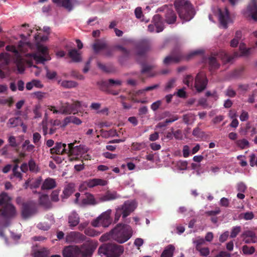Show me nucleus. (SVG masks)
<instances>
[{"instance_id":"obj_1","label":"nucleus","mask_w":257,"mask_h":257,"mask_svg":"<svg viewBox=\"0 0 257 257\" xmlns=\"http://www.w3.org/2000/svg\"><path fill=\"white\" fill-rule=\"evenodd\" d=\"M98 244L97 241L89 240L80 246H66L62 250V255L63 257H92Z\"/></svg>"},{"instance_id":"obj_2","label":"nucleus","mask_w":257,"mask_h":257,"mask_svg":"<svg viewBox=\"0 0 257 257\" xmlns=\"http://www.w3.org/2000/svg\"><path fill=\"white\" fill-rule=\"evenodd\" d=\"M11 198L6 192L0 194V227H6L16 214L15 207L11 203Z\"/></svg>"},{"instance_id":"obj_3","label":"nucleus","mask_w":257,"mask_h":257,"mask_svg":"<svg viewBox=\"0 0 257 257\" xmlns=\"http://www.w3.org/2000/svg\"><path fill=\"white\" fill-rule=\"evenodd\" d=\"M174 6L179 18L184 21H189L195 15L191 4L187 0H175Z\"/></svg>"},{"instance_id":"obj_4","label":"nucleus","mask_w":257,"mask_h":257,"mask_svg":"<svg viewBox=\"0 0 257 257\" xmlns=\"http://www.w3.org/2000/svg\"><path fill=\"white\" fill-rule=\"evenodd\" d=\"M133 229L127 224L118 223L111 229L112 239L119 243L127 241L133 235Z\"/></svg>"},{"instance_id":"obj_5","label":"nucleus","mask_w":257,"mask_h":257,"mask_svg":"<svg viewBox=\"0 0 257 257\" xmlns=\"http://www.w3.org/2000/svg\"><path fill=\"white\" fill-rule=\"evenodd\" d=\"M123 251L122 245L110 243L102 244L98 249L99 255H104L106 257H119Z\"/></svg>"},{"instance_id":"obj_6","label":"nucleus","mask_w":257,"mask_h":257,"mask_svg":"<svg viewBox=\"0 0 257 257\" xmlns=\"http://www.w3.org/2000/svg\"><path fill=\"white\" fill-rule=\"evenodd\" d=\"M137 206L136 202L134 201H126L121 206L115 209L114 214V223H116L122 215V218H126L136 209Z\"/></svg>"},{"instance_id":"obj_7","label":"nucleus","mask_w":257,"mask_h":257,"mask_svg":"<svg viewBox=\"0 0 257 257\" xmlns=\"http://www.w3.org/2000/svg\"><path fill=\"white\" fill-rule=\"evenodd\" d=\"M217 58H220L227 62H230L233 59V57L228 56L226 52L223 51H221L216 54L212 53L207 60L210 71L217 69L219 67L220 64L217 61Z\"/></svg>"},{"instance_id":"obj_8","label":"nucleus","mask_w":257,"mask_h":257,"mask_svg":"<svg viewBox=\"0 0 257 257\" xmlns=\"http://www.w3.org/2000/svg\"><path fill=\"white\" fill-rule=\"evenodd\" d=\"M203 52V51L202 50H196L190 53L185 57H184L181 53L178 52L175 56H168L166 57L164 59L163 62L165 65H169L172 63H178L183 59L189 60L193 57L202 54Z\"/></svg>"},{"instance_id":"obj_9","label":"nucleus","mask_w":257,"mask_h":257,"mask_svg":"<svg viewBox=\"0 0 257 257\" xmlns=\"http://www.w3.org/2000/svg\"><path fill=\"white\" fill-rule=\"evenodd\" d=\"M111 212V210L109 209L103 212L95 220L92 222V225L94 227L100 226L104 227H108L112 221V219L110 217Z\"/></svg>"},{"instance_id":"obj_10","label":"nucleus","mask_w":257,"mask_h":257,"mask_svg":"<svg viewBox=\"0 0 257 257\" xmlns=\"http://www.w3.org/2000/svg\"><path fill=\"white\" fill-rule=\"evenodd\" d=\"M8 51L12 52L15 55V63L17 66V70L20 73H22L25 71L24 60L21 56L18 50L15 46L8 45L6 47Z\"/></svg>"},{"instance_id":"obj_11","label":"nucleus","mask_w":257,"mask_h":257,"mask_svg":"<svg viewBox=\"0 0 257 257\" xmlns=\"http://www.w3.org/2000/svg\"><path fill=\"white\" fill-rule=\"evenodd\" d=\"M37 212L36 205L32 201L24 203L22 208V216L26 219L34 215Z\"/></svg>"},{"instance_id":"obj_12","label":"nucleus","mask_w":257,"mask_h":257,"mask_svg":"<svg viewBox=\"0 0 257 257\" xmlns=\"http://www.w3.org/2000/svg\"><path fill=\"white\" fill-rule=\"evenodd\" d=\"M160 11L164 12L165 21L169 24H174L177 20V16L172 6L164 5L159 9Z\"/></svg>"},{"instance_id":"obj_13","label":"nucleus","mask_w":257,"mask_h":257,"mask_svg":"<svg viewBox=\"0 0 257 257\" xmlns=\"http://www.w3.org/2000/svg\"><path fill=\"white\" fill-rule=\"evenodd\" d=\"M208 79L203 72H199L195 79V87L198 92L203 91L207 86Z\"/></svg>"},{"instance_id":"obj_14","label":"nucleus","mask_w":257,"mask_h":257,"mask_svg":"<svg viewBox=\"0 0 257 257\" xmlns=\"http://www.w3.org/2000/svg\"><path fill=\"white\" fill-rule=\"evenodd\" d=\"M86 236L77 231H71L68 233L65 236V241L68 243H79L86 239Z\"/></svg>"},{"instance_id":"obj_15","label":"nucleus","mask_w":257,"mask_h":257,"mask_svg":"<svg viewBox=\"0 0 257 257\" xmlns=\"http://www.w3.org/2000/svg\"><path fill=\"white\" fill-rule=\"evenodd\" d=\"M136 49L137 50L136 54L137 56H144L150 49V43L148 40H141L137 43Z\"/></svg>"},{"instance_id":"obj_16","label":"nucleus","mask_w":257,"mask_h":257,"mask_svg":"<svg viewBox=\"0 0 257 257\" xmlns=\"http://www.w3.org/2000/svg\"><path fill=\"white\" fill-rule=\"evenodd\" d=\"M219 21L223 29L228 28V24L231 22L228 10L225 8L224 11L219 10Z\"/></svg>"},{"instance_id":"obj_17","label":"nucleus","mask_w":257,"mask_h":257,"mask_svg":"<svg viewBox=\"0 0 257 257\" xmlns=\"http://www.w3.org/2000/svg\"><path fill=\"white\" fill-rule=\"evenodd\" d=\"M53 3L58 6L64 8L69 12L71 11L74 6L78 4L77 0H52Z\"/></svg>"},{"instance_id":"obj_18","label":"nucleus","mask_w":257,"mask_h":257,"mask_svg":"<svg viewBox=\"0 0 257 257\" xmlns=\"http://www.w3.org/2000/svg\"><path fill=\"white\" fill-rule=\"evenodd\" d=\"M247 13L248 16L254 21H257V2L256 0H251L247 7Z\"/></svg>"},{"instance_id":"obj_19","label":"nucleus","mask_w":257,"mask_h":257,"mask_svg":"<svg viewBox=\"0 0 257 257\" xmlns=\"http://www.w3.org/2000/svg\"><path fill=\"white\" fill-rule=\"evenodd\" d=\"M66 145L61 142H57L55 146L50 149L51 154L63 155L67 153V149H66Z\"/></svg>"},{"instance_id":"obj_20","label":"nucleus","mask_w":257,"mask_h":257,"mask_svg":"<svg viewBox=\"0 0 257 257\" xmlns=\"http://www.w3.org/2000/svg\"><path fill=\"white\" fill-rule=\"evenodd\" d=\"M86 183L88 187L93 188L96 186H105L107 184V181L102 179L94 178L86 181Z\"/></svg>"},{"instance_id":"obj_21","label":"nucleus","mask_w":257,"mask_h":257,"mask_svg":"<svg viewBox=\"0 0 257 257\" xmlns=\"http://www.w3.org/2000/svg\"><path fill=\"white\" fill-rule=\"evenodd\" d=\"M68 56L71 59L73 62H79L81 61L80 53L75 48L67 49Z\"/></svg>"},{"instance_id":"obj_22","label":"nucleus","mask_w":257,"mask_h":257,"mask_svg":"<svg viewBox=\"0 0 257 257\" xmlns=\"http://www.w3.org/2000/svg\"><path fill=\"white\" fill-rule=\"evenodd\" d=\"M119 196L117 194L116 192L107 191L104 195L101 196L100 200L101 201H108L118 198Z\"/></svg>"},{"instance_id":"obj_23","label":"nucleus","mask_w":257,"mask_h":257,"mask_svg":"<svg viewBox=\"0 0 257 257\" xmlns=\"http://www.w3.org/2000/svg\"><path fill=\"white\" fill-rule=\"evenodd\" d=\"M56 186V182L54 179L48 178L45 180L42 186L41 189L50 190L54 188Z\"/></svg>"},{"instance_id":"obj_24","label":"nucleus","mask_w":257,"mask_h":257,"mask_svg":"<svg viewBox=\"0 0 257 257\" xmlns=\"http://www.w3.org/2000/svg\"><path fill=\"white\" fill-rule=\"evenodd\" d=\"M73 107L71 104L69 103H63L60 108V113L64 114H70L71 113L75 114V112L74 111Z\"/></svg>"},{"instance_id":"obj_25","label":"nucleus","mask_w":257,"mask_h":257,"mask_svg":"<svg viewBox=\"0 0 257 257\" xmlns=\"http://www.w3.org/2000/svg\"><path fill=\"white\" fill-rule=\"evenodd\" d=\"M68 223L70 227H74L79 223V217L75 212H72L68 217Z\"/></svg>"},{"instance_id":"obj_26","label":"nucleus","mask_w":257,"mask_h":257,"mask_svg":"<svg viewBox=\"0 0 257 257\" xmlns=\"http://www.w3.org/2000/svg\"><path fill=\"white\" fill-rule=\"evenodd\" d=\"M107 45V44L105 42L99 39H97L93 44L92 48L95 53H98L100 50H104Z\"/></svg>"},{"instance_id":"obj_27","label":"nucleus","mask_w":257,"mask_h":257,"mask_svg":"<svg viewBox=\"0 0 257 257\" xmlns=\"http://www.w3.org/2000/svg\"><path fill=\"white\" fill-rule=\"evenodd\" d=\"M49 254V250L45 247L35 249L32 253L33 257H47Z\"/></svg>"},{"instance_id":"obj_28","label":"nucleus","mask_w":257,"mask_h":257,"mask_svg":"<svg viewBox=\"0 0 257 257\" xmlns=\"http://www.w3.org/2000/svg\"><path fill=\"white\" fill-rule=\"evenodd\" d=\"M82 203L85 205H94L97 204V202L92 194L86 193L85 194V197L82 200Z\"/></svg>"},{"instance_id":"obj_29","label":"nucleus","mask_w":257,"mask_h":257,"mask_svg":"<svg viewBox=\"0 0 257 257\" xmlns=\"http://www.w3.org/2000/svg\"><path fill=\"white\" fill-rule=\"evenodd\" d=\"M74 185L73 184H69L67 185L63 191V193L61 195L62 199L68 198L74 192Z\"/></svg>"},{"instance_id":"obj_30","label":"nucleus","mask_w":257,"mask_h":257,"mask_svg":"<svg viewBox=\"0 0 257 257\" xmlns=\"http://www.w3.org/2000/svg\"><path fill=\"white\" fill-rule=\"evenodd\" d=\"M23 124V121L20 117L10 118L7 124L9 127H15Z\"/></svg>"},{"instance_id":"obj_31","label":"nucleus","mask_w":257,"mask_h":257,"mask_svg":"<svg viewBox=\"0 0 257 257\" xmlns=\"http://www.w3.org/2000/svg\"><path fill=\"white\" fill-rule=\"evenodd\" d=\"M175 249L172 244L167 245L162 252L161 257H173Z\"/></svg>"},{"instance_id":"obj_32","label":"nucleus","mask_w":257,"mask_h":257,"mask_svg":"<svg viewBox=\"0 0 257 257\" xmlns=\"http://www.w3.org/2000/svg\"><path fill=\"white\" fill-rule=\"evenodd\" d=\"M239 51H240V54H239V53L237 52H234V54H233L234 55L233 57L247 56L249 53L250 49H246L244 47V45L243 44L241 43L239 45Z\"/></svg>"},{"instance_id":"obj_33","label":"nucleus","mask_w":257,"mask_h":257,"mask_svg":"<svg viewBox=\"0 0 257 257\" xmlns=\"http://www.w3.org/2000/svg\"><path fill=\"white\" fill-rule=\"evenodd\" d=\"M33 59L36 61L37 63H44V62L49 60L50 57L49 56H45L37 54H33L32 55Z\"/></svg>"},{"instance_id":"obj_34","label":"nucleus","mask_w":257,"mask_h":257,"mask_svg":"<svg viewBox=\"0 0 257 257\" xmlns=\"http://www.w3.org/2000/svg\"><path fill=\"white\" fill-rule=\"evenodd\" d=\"M235 143L238 147L242 150L249 147V142L245 139L236 140Z\"/></svg>"},{"instance_id":"obj_35","label":"nucleus","mask_w":257,"mask_h":257,"mask_svg":"<svg viewBox=\"0 0 257 257\" xmlns=\"http://www.w3.org/2000/svg\"><path fill=\"white\" fill-rule=\"evenodd\" d=\"M61 86L65 88H72L76 87L78 85V83L72 80H64L61 83Z\"/></svg>"},{"instance_id":"obj_36","label":"nucleus","mask_w":257,"mask_h":257,"mask_svg":"<svg viewBox=\"0 0 257 257\" xmlns=\"http://www.w3.org/2000/svg\"><path fill=\"white\" fill-rule=\"evenodd\" d=\"M244 131L245 133H250L251 136H253L257 133L256 127L252 125L250 122L246 123L244 127Z\"/></svg>"},{"instance_id":"obj_37","label":"nucleus","mask_w":257,"mask_h":257,"mask_svg":"<svg viewBox=\"0 0 257 257\" xmlns=\"http://www.w3.org/2000/svg\"><path fill=\"white\" fill-rule=\"evenodd\" d=\"M122 82L120 80H114L113 79H109L107 81V84L106 82H103L102 84L105 85L107 87L112 86H121Z\"/></svg>"},{"instance_id":"obj_38","label":"nucleus","mask_w":257,"mask_h":257,"mask_svg":"<svg viewBox=\"0 0 257 257\" xmlns=\"http://www.w3.org/2000/svg\"><path fill=\"white\" fill-rule=\"evenodd\" d=\"M243 254L246 255L252 254L255 251V249L253 246H248L247 245H244L242 247Z\"/></svg>"},{"instance_id":"obj_39","label":"nucleus","mask_w":257,"mask_h":257,"mask_svg":"<svg viewBox=\"0 0 257 257\" xmlns=\"http://www.w3.org/2000/svg\"><path fill=\"white\" fill-rule=\"evenodd\" d=\"M192 135L198 139H202L205 136V133L201 131V129L199 127H196L193 130Z\"/></svg>"},{"instance_id":"obj_40","label":"nucleus","mask_w":257,"mask_h":257,"mask_svg":"<svg viewBox=\"0 0 257 257\" xmlns=\"http://www.w3.org/2000/svg\"><path fill=\"white\" fill-rule=\"evenodd\" d=\"M224 94L225 96L231 98H233L236 95V91L230 86H228L224 91Z\"/></svg>"},{"instance_id":"obj_41","label":"nucleus","mask_w":257,"mask_h":257,"mask_svg":"<svg viewBox=\"0 0 257 257\" xmlns=\"http://www.w3.org/2000/svg\"><path fill=\"white\" fill-rule=\"evenodd\" d=\"M193 243L195 245V249L199 251L202 247V245L205 243V240L202 238H199L193 241Z\"/></svg>"},{"instance_id":"obj_42","label":"nucleus","mask_w":257,"mask_h":257,"mask_svg":"<svg viewBox=\"0 0 257 257\" xmlns=\"http://www.w3.org/2000/svg\"><path fill=\"white\" fill-rule=\"evenodd\" d=\"M84 233L88 236L94 237L98 236L100 232L93 228H88L84 230Z\"/></svg>"},{"instance_id":"obj_43","label":"nucleus","mask_w":257,"mask_h":257,"mask_svg":"<svg viewBox=\"0 0 257 257\" xmlns=\"http://www.w3.org/2000/svg\"><path fill=\"white\" fill-rule=\"evenodd\" d=\"M41 136L39 133H34L33 135V142L38 147L41 145Z\"/></svg>"},{"instance_id":"obj_44","label":"nucleus","mask_w":257,"mask_h":257,"mask_svg":"<svg viewBox=\"0 0 257 257\" xmlns=\"http://www.w3.org/2000/svg\"><path fill=\"white\" fill-rule=\"evenodd\" d=\"M257 101V89H254L252 91L251 94L248 95L247 102L249 103H253Z\"/></svg>"},{"instance_id":"obj_45","label":"nucleus","mask_w":257,"mask_h":257,"mask_svg":"<svg viewBox=\"0 0 257 257\" xmlns=\"http://www.w3.org/2000/svg\"><path fill=\"white\" fill-rule=\"evenodd\" d=\"M132 149L135 151H140L142 149L145 148V144L143 142L142 143H138L134 142L132 144Z\"/></svg>"},{"instance_id":"obj_46","label":"nucleus","mask_w":257,"mask_h":257,"mask_svg":"<svg viewBox=\"0 0 257 257\" xmlns=\"http://www.w3.org/2000/svg\"><path fill=\"white\" fill-rule=\"evenodd\" d=\"M241 231V227L239 226H236L232 227L230 237L231 238H235L238 234Z\"/></svg>"},{"instance_id":"obj_47","label":"nucleus","mask_w":257,"mask_h":257,"mask_svg":"<svg viewBox=\"0 0 257 257\" xmlns=\"http://www.w3.org/2000/svg\"><path fill=\"white\" fill-rule=\"evenodd\" d=\"M194 78L191 75H187L184 78L183 80V82L185 84L187 85V86L189 87L190 86H192L193 84Z\"/></svg>"},{"instance_id":"obj_48","label":"nucleus","mask_w":257,"mask_h":257,"mask_svg":"<svg viewBox=\"0 0 257 257\" xmlns=\"http://www.w3.org/2000/svg\"><path fill=\"white\" fill-rule=\"evenodd\" d=\"M240 217L243 218L245 220H251L254 217V214L252 212H247L240 214Z\"/></svg>"},{"instance_id":"obj_49","label":"nucleus","mask_w":257,"mask_h":257,"mask_svg":"<svg viewBox=\"0 0 257 257\" xmlns=\"http://www.w3.org/2000/svg\"><path fill=\"white\" fill-rule=\"evenodd\" d=\"M29 170L31 172H37L38 171V167L37 165L33 159H31L28 163Z\"/></svg>"},{"instance_id":"obj_50","label":"nucleus","mask_w":257,"mask_h":257,"mask_svg":"<svg viewBox=\"0 0 257 257\" xmlns=\"http://www.w3.org/2000/svg\"><path fill=\"white\" fill-rule=\"evenodd\" d=\"M110 239H112V233H111V230L108 232L103 234L100 238L99 240L100 241L103 242L106 241Z\"/></svg>"},{"instance_id":"obj_51","label":"nucleus","mask_w":257,"mask_h":257,"mask_svg":"<svg viewBox=\"0 0 257 257\" xmlns=\"http://www.w3.org/2000/svg\"><path fill=\"white\" fill-rule=\"evenodd\" d=\"M116 48L122 52L124 57L127 58L130 56V51L124 47L120 45H117L116 46Z\"/></svg>"},{"instance_id":"obj_52","label":"nucleus","mask_w":257,"mask_h":257,"mask_svg":"<svg viewBox=\"0 0 257 257\" xmlns=\"http://www.w3.org/2000/svg\"><path fill=\"white\" fill-rule=\"evenodd\" d=\"M59 190H55L53 191L51 194V199L52 201L57 202L59 201Z\"/></svg>"},{"instance_id":"obj_53","label":"nucleus","mask_w":257,"mask_h":257,"mask_svg":"<svg viewBox=\"0 0 257 257\" xmlns=\"http://www.w3.org/2000/svg\"><path fill=\"white\" fill-rule=\"evenodd\" d=\"M221 212V210L219 207H216L214 210L207 211L205 212V214L209 216H215L216 215L219 214Z\"/></svg>"},{"instance_id":"obj_54","label":"nucleus","mask_w":257,"mask_h":257,"mask_svg":"<svg viewBox=\"0 0 257 257\" xmlns=\"http://www.w3.org/2000/svg\"><path fill=\"white\" fill-rule=\"evenodd\" d=\"M97 65L98 67L104 72L109 73L111 71V69L109 67L102 64L100 62H97Z\"/></svg>"},{"instance_id":"obj_55","label":"nucleus","mask_w":257,"mask_h":257,"mask_svg":"<svg viewBox=\"0 0 257 257\" xmlns=\"http://www.w3.org/2000/svg\"><path fill=\"white\" fill-rule=\"evenodd\" d=\"M46 76L48 79L52 80L57 76V72L55 71H51L48 68H46Z\"/></svg>"},{"instance_id":"obj_56","label":"nucleus","mask_w":257,"mask_h":257,"mask_svg":"<svg viewBox=\"0 0 257 257\" xmlns=\"http://www.w3.org/2000/svg\"><path fill=\"white\" fill-rule=\"evenodd\" d=\"M104 55L107 57H111L113 54V48L108 47L107 45L104 49Z\"/></svg>"},{"instance_id":"obj_57","label":"nucleus","mask_w":257,"mask_h":257,"mask_svg":"<svg viewBox=\"0 0 257 257\" xmlns=\"http://www.w3.org/2000/svg\"><path fill=\"white\" fill-rule=\"evenodd\" d=\"M249 164L251 167L257 166V157L254 154L249 156Z\"/></svg>"},{"instance_id":"obj_58","label":"nucleus","mask_w":257,"mask_h":257,"mask_svg":"<svg viewBox=\"0 0 257 257\" xmlns=\"http://www.w3.org/2000/svg\"><path fill=\"white\" fill-rule=\"evenodd\" d=\"M241 236L244 238H255L256 237L255 233L249 230L244 232L242 234Z\"/></svg>"},{"instance_id":"obj_59","label":"nucleus","mask_w":257,"mask_h":257,"mask_svg":"<svg viewBox=\"0 0 257 257\" xmlns=\"http://www.w3.org/2000/svg\"><path fill=\"white\" fill-rule=\"evenodd\" d=\"M177 165L180 170H185L187 168L188 162L186 161H180Z\"/></svg>"},{"instance_id":"obj_60","label":"nucleus","mask_w":257,"mask_h":257,"mask_svg":"<svg viewBox=\"0 0 257 257\" xmlns=\"http://www.w3.org/2000/svg\"><path fill=\"white\" fill-rule=\"evenodd\" d=\"M154 68L153 65H149L143 64H142V69L141 70V72L142 73H145L149 72Z\"/></svg>"},{"instance_id":"obj_61","label":"nucleus","mask_w":257,"mask_h":257,"mask_svg":"<svg viewBox=\"0 0 257 257\" xmlns=\"http://www.w3.org/2000/svg\"><path fill=\"white\" fill-rule=\"evenodd\" d=\"M200 254L201 256H206L210 253V250L208 247H202L199 251Z\"/></svg>"},{"instance_id":"obj_62","label":"nucleus","mask_w":257,"mask_h":257,"mask_svg":"<svg viewBox=\"0 0 257 257\" xmlns=\"http://www.w3.org/2000/svg\"><path fill=\"white\" fill-rule=\"evenodd\" d=\"M39 202L41 204L46 205L48 202V196L47 195H42L39 199Z\"/></svg>"},{"instance_id":"obj_63","label":"nucleus","mask_w":257,"mask_h":257,"mask_svg":"<svg viewBox=\"0 0 257 257\" xmlns=\"http://www.w3.org/2000/svg\"><path fill=\"white\" fill-rule=\"evenodd\" d=\"M41 183V178L37 179L30 185V188L31 189H36L40 186Z\"/></svg>"},{"instance_id":"obj_64","label":"nucleus","mask_w":257,"mask_h":257,"mask_svg":"<svg viewBox=\"0 0 257 257\" xmlns=\"http://www.w3.org/2000/svg\"><path fill=\"white\" fill-rule=\"evenodd\" d=\"M175 79H172L170 81H169L166 85L165 89L166 90H168L174 87V84L175 82Z\"/></svg>"}]
</instances>
